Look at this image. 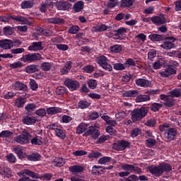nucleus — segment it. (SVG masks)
<instances>
[{
  "instance_id": "f257e3e1",
  "label": "nucleus",
  "mask_w": 181,
  "mask_h": 181,
  "mask_svg": "<svg viewBox=\"0 0 181 181\" xmlns=\"http://www.w3.org/2000/svg\"><path fill=\"white\" fill-rule=\"evenodd\" d=\"M9 19H12L15 22H21V25H28V26L33 25V18L31 17L22 16L21 15H9L8 17L0 16V22H9Z\"/></svg>"
},
{
  "instance_id": "f03ea898",
  "label": "nucleus",
  "mask_w": 181,
  "mask_h": 181,
  "mask_svg": "<svg viewBox=\"0 0 181 181\" xmlns=\"http://www.w3.org/2000/svg\"><path fill=\"white\" fill-rule=\"evenodd\" d=\"M149 112V107L141 106V107H137L131 112V118L133 122H139L143 118H145Z\"/></svg>"
},
{
  "instance_id": "7ed1b4c3",
  "label": "nucleus",
  "mask_w": 181,
  "mask_h": 181,
  "mask_svg": "<svg viewBox=\"0 0 181 181\" xmlns=\"http://www.w3.org/2000/svg\"><path fill=\"white\" fill-rule=\"evenodd\" d=\"M30 139H32V133L28 130H23L21 134L16 137L15 141L21 145H26L30 142Z\"/></svg>"
},
{
  "instance_id": "20e7f679",
  "label": "nucleus",
  "mask_w": 181,
  "mask_h": 181,
  "mask_svg": "<svg viewBox=\"0 0 181 181\" xmlns=\"http://www.w3.org/2000/svg\"><path fill=\"white\" fill-rule=\"evenodd\" d=\"M21 60L24 63H35V62H39V60H42V54L37 52L29 53L23 55L21 58Z\"/></svg>"
},
{
  "instance_id": "39448f33",
  "label": "nucleus",
  "mask_w": 181,
  "mask_h": 181,
  "mask_svg": "<svg viewBox=\"0 0 181 181\" xmlns=\"http://www.w3.org/2000/svg\"><path fill=\"white\" fill-rule=\"evenodd\" d=\"M123 170L126 172H129L131 173H135L136 175H141L142 173V169L139 167H136V163H134V165L124 163L121 166Z\"/></svg>"
},
{
  "instance_id": "423d86ee",
  "label": "nucleus",
  "mask_w": 181,
  "mask_h": 181,
  "mask_svg": "<svg viewBox=\"0 0 181 181\" xmlns=\"http://www.w3.org/2000/svg\"><path fill=\"white\" fill-rule=\"evenodd\" d=\"M176 40H177V39L174 37H167L165 38L163 43L160 45V47L165 50L175 49V47H176V45H175V42H176Z\"/></svg>"
},
{
  "instance_id": "0eeeda50",
  "label": "nucleus",
  "mask_w": 181,
  "mask_h": 181,
  "mask_svg": "<svg viewBox=\"0 0 181 181\" xmlns=\"http://www.w3.org/2000/svg\"><path fill=\"white\" fill-rule=\"evenodd\" d=\"M64 84L70 91H76L77 89L80 88V83L76 80L67 78L64 81Z\"/></svg>"
},
{
  "instance_id": "6e6552de",
  "label": "nucleus",
  "mask_w": 181,
  "mask_h": 181,
  "mask_svg": "<svg viewBox=\"0 0 181 181\" xmlns=\"http://www.w3.org/2000/svg\"><path fill=\"white\" fill-rule=\"evenodd\" d=\"M177 135V129L174 127H170L167 129L164 132V136L165 139H168L169 142H172V141H175V138H176Z\"/></svg>"
},
{
  "instance_id": "1a4fd4ad",
  "label": "nucleus",
  "mask_w": 181,
  "mask_h": 181,
  "mask_svg": "<svg viewBox=\"0 0 181 181\" xmlns=\"http://www.w3.org/2000/svg\"><path fill=\"white\" fill-rule=\"evenodd\" d=\"M160 99L162 100V101H164L163 104L165 107H168V108H171V107H173L175 105V101L176 100L175 98L170 96L169 95H160Z\"/></svg>"
},
{
  "instance_id": "9d476101",
  "label": "nucleus",
  "mask_w": 181,
  "mask_h": 181,
  "mask_svg": "<svg viewBox=\"0 0 181 181\" xmlns=\"http://www.w3.org/2000/svg\"><path fill=\"white\" fill-rule=\"evenodd\" d=\"M131 143L125 140H120L112 145L113 149L115 151H125L127 148H129Z\"/></svg>"
},
{
  "instance_id": "9b49d317",
  "label": "nucleus",
  "mask_w": 181,
  "mask_h": 181,
  "mask_svg": "<svg viewBox=\"0 0 181 181\" xmlns=\"http://www.w3.org/2000/svg\"><path fill=\"white\" fill-rule=\"evenodd\" d=\"M17 175L18 176H23V177H27L25 175L27 176H29L30 177H32V179H40V175L37 173H35L29 169H25L23 172L18 173Z\"/></svg>"
},
{
  "instance_id": "f8f14e48",
  "label": "nucleus",
  "mask_w": 181,
  "mask_h": 181,
  "mask_svg": "<svg viewBox=\"0 0 181 181\" xmlns=\"http://www.w3.org/2000/svg\"><path fill=\"white\" fill-rule=\"evenodd\" d=\"M152 23L157 26L165 25V23H166V18H165V15L163 13H160L159 16H152Z\"/></svg>"
},
{
  "instance_id": "ddd939ff",
  "label": "nucleus",
  "mask_w": 181,
  "mask_h": 181,
  "mask_svg": "<svg viewBox=\"0 0 181 181\" xmlns=\"http://www.w3.org/2000/svg\"><path fill=\"white\" fill-rule=\"evenodd\" d=\"M135 84L137 87H142L143 88H146L152 86V82L148 79L139 78L135 80Z\"/></svg>"
},
{
  "instance_id": "4468645a",
  "label": "nucleus",
  "mask_w": 181,
  "mask_h": 181,
  "mask_svg": "<svg viewBox=\"0 0 181 181\" xmlns=\"http://www.w3.org/2000/svg\"><path fill=\"white\" fill-rule=\"evenodd\" d=\"M176 69L168 66L167 68H165L164 71H160L159 74L160 77L166 78L168 77H170V76H173V74H176Z\"/></svg>"
},
{
  "instance_id": "2eb2a0df",
  "label": "nucleus",
  "mask_w": 181,
  "mask_h": 181,
  "mask_svg": "<svg viewBox=\"0 0 181 181\" xmlns=\"http://www.w3.org/2000/svg\"><path fill=\"white\" fill-rule=\"evenodd\" d=\"M88 134H89V136H91L93 139H98L100 132V130L97 129V127L90 126L88 129Z\"/></svg>"
},
{
  "instance_id": "dca6fc26",
  "label": "nucleus",
  "mask_w": 181,
  "mask_h": 181,
  "mask_svg": "<svg viewBox=\"0 0 181 181\" xmlns=\"http://www.w3.org/2000/svg\"><path fill=\"white\" fill-rule=\"evenodd\" d=\"M148 170L151 175H153L156 177H160V176L163 175L160 164L158 165H151L148 167Z\"/></svg>"
},
{
  "instance_id": "f3484780",
  "label": "nucleus",
  "mask_w": 181,
  "mask_h": 181,
  "mask_svg": "<svg viewBox=\"0 0 181 181\" xmlns=\"http://www.w3.org/2000/svg\"><path fill=\"white\" fill-rule=\"evenodd\" d=\"M42 45H43L42 41L33 42L30 46L28 47V50L30 52H39L40 50H43L44 47Z\"/></svg>"
},
{
  "instance_id": "a211bd4d",
  "label": "nucleus",
  "mask_w": 181,
  "mask_h": 181,
  "mask_svg": "<svg viewBox=\"0 0 181 181\" xmlns=\"http://www.w3.org/2000/svg\"><path fill=\"white\" fill-rule=\"evenodd\" d=\"M57 8L58 11H69L71 8V4L69 1H59L57 3Z\"/></svg>"
},
{
  "instance_id": "6ab92c4d",
  "label": "nucleus",
  "mask_w": 181,
  "mask_h": 181,
  "mask_svg": "<svg viewBox=\"0 0 181 181\" xmlns=\"http://www.w3.org/2000/svg\"><path fill=\"white\" fill-rule=\"evenodd\" d=\"M128 29L121 27L117 30H115L114 36L115 37V39H117L118 40H122V37L125 36V33H127V31Z\"/></svg>"
},
{
  "instance_id": "aec40b11",
  "label": "nucleus",
  "mask_w": 181,
  "mask_h": 181,
  "mask_svg": "<svg viewBox=\"0 0 181 181\" xmlns=\"http://www.w3.org/2000/svg\"><path fill=\"white\" fill-rule=\"evenodd\" d=\"M13 88H15L17 91H26L28 90V86L26 84L20 82L18 81H16L12 84Z\"/></svg>"
},
{
  "instance_id": "412c9836",
  "label": "nucleus",
  "mask_w": 181,
  "mask_h": 181,
  "mask_svg": "<svg viewBox=\"0 0 181 181\" xmlns=\"http://www.w3.org/2000/svg\"><path fill=\"white\" fill-rule=\"evenodd\" d=\"M47 22L53 25H64L66 23V21L62 18H47Z\"/></svg>"
},
{
  "instance_id": "4be33fe9",
  "label": "nucleus",
  "mask_w": 181,
  "mask_h": 181,
  "mask_svg": "<svg viewBox=\"0 0 181 181\" xmlns=\"http://www.w3.org/2000/svg\"><path fill=\"white\" fill-rule=\"evenodd\" d=\"M36 117L33 116H24L23 117V123L25 125H33L34 124H36Z\"/></svg>"
},
{
  "instance_id": "5701e85b",
  "label": "nucleus",
  "mask_w": 181,
  "mask_h": 181,
  "mask_svg": "<svg viewBox=\"0 0 181 181\" xmlns=\"http://www.w3.org/2000/svg\"><path fill=\"white\" fill-rule=\"evenodd\" d=\"M0 47L2 49H11L13 47V41L12 40H4L0 41Z\"/></svg>"
},
{
  "instance_id": "b1692460",
  "label": "nucleus",
  "mask_w": 181,
  "mask_h": 181,
  "mask_svg": "<svg viewBox=\"0 0 181 181\" xmlns=\"http://www.w3.org/2000/svg\"><path fill=\"white\" fill-rule=\"evenodd\" d=\"M69 170L73 173V175L76 173H82V172H84V167L83 165H71L69 167Z\"/></svg>"
},
{
  "instance_id": "393cba45",
  "label": "nucleus",
  "mask_w": 181,
  "mask_h": 181,
  "mask_svg": "<svg viewBox=\"0 0 181 181\" xmlns=\"http://www.w3.org/2000/svg\"><path fill=\"white\" fill-rule=\"evenodd\" d=\"M86 129H88V124L82 122L77 126L76 129V134H77V135H81L83 132H86Z\"/></svg>"
},
{
  "instance_id": "a878e982",
  "label": "nucleus",
  "mask_w": 181,
  "mask_h": 181,
  "mask_svg": "<svg viewBox=\"0 0 181 181\" xmlns=\"http://www.w3.org/2000/svg\"><path fill=\"white\" fill-rule=\"evenodd\" d=\"M14 152L16 153L18 159H25L26 158V153H23V147L17 146L14 148Z\"/></svg>"
},
{
  "instance_id": "bb28decb",
  "label": "nucleus",
  "mask_w": 181,
  "mask_h": 181,
  "mask_svg": "<svg viewBox=\"0 0 181 181\" xmlns=\"http://www.w3.org/2000/svg\"><path fill=\"white\" fill-rule=\"evenodd\" d=\"M40 158H42L40 154L33 153L30 155L26 154L25 159H28V160H31L32 162H37V160H40Z\"/></svg>"
},
{
  "instance_id": "cd10ccee",
  "label": "nucleus",
  "mask_w": 181,
  "mask_h": 181,
  "mask_svg": "<svg viewBox=\"0 0 181 181\" xmlns=\"http://www.w3.org/2000/svg\"><path fill=\"white\" fill-rule=\"evenodd\" d=\"M159 165H160V168L161 169V173L163 175V173H165V172L166 173H169V172H171L172 165H170V164L165 163V162H163V163H160Z\"/></svg>"
},
{
  "instance_id": "c85d7f7f",
  "label": "nucleus",
  "mask_w": 181,
  "mask_h": 181,
  "mask_svg": "<svg viewBox=\"0 0 181 181\" xmlns=\"http://www.w3.org/2000/svg\"><path fill=\"white\" fill-rule=\"evenodd\" d=\"M42 139L43 138H42V136L35 135V136H32V138L30 139V141L32 145L40 146V145H43L44 144Z\"/></svg>"
},
{
  "instance_id": "c756f323",
  "label": "nucleus",
  "mask_w": 181,
  "mask_h": 181,
  "mask_svg": "<svg viewBox=\"0 0 181 181\" xmlns=\"http://www.w3.org/2000/svg\"><path fill=\"white\" fill-rule=\"evenodd\" d=\"M84 9V2L81 1H78L75 3L73 6V10L76 13L78 12H81Z\"/></svg>"
},
{
  "instance_id": "7c9ffc66",
  "label": "nucleus",
  "mask_w": 181,
  "mask_h": 181,
  "mask_svg": "<svg viewBox=\"0 0 181 181\" xmlns=\"http://www.w3.org/2000/svg\"><path fill=\"white\" fill-rule=\"evenodd\" d=\"M148 39L151 40V42H162L165 39V37L163 35L151 33L148 35Z\"/></svg>"
},
{
  "instance_id": "2f4dec72",
  "label": "nucleus",
  "mask_w": 181,
  "mask_h": 181,
  "mask_svg": "<svg viewBox=\"0 0 181 181\" xmlns=\"http://www.w3.org/2000/svg\"><path fill=\"white\" fill-rule=\"evenodd\" d=\"M0 174L1 176H4V177L9 179V177H12V170H11L9 167H4L1 170Z\"/></svg>"
},
{
  "instance_id": "473e14b6",
  "label": "nucleus",
  "mask_w": 181,
  "mask_h": 181,
  "mask_svg": "<svg viewBox=\"0 0 181 181\" xmlns=\"http://www.w3.org/2000/svg\"><path fill=\"white\" fill-rule=\"evenodd\" d=\"M71 64H73V62L69 61L64 64V67L60 69V73L62 76L67 74V73L71 70Z\"/></svg>"
},
{
  "instance_id": "72a5a7b5",
  "label": "nucleus",
  "mask_w": 181,
  "mask_h": 181,
  "mask_svg": "<svg viewBox=\"0 0 181 181\" xmlns=\"http://www.w3.org/2000/svg\"><path fill=\"white\" fill-rule=\"evenodd\" d=\"M62 112V108L57 107H50L47 108V114L48 115H56Z\"/></svg>"
},
{
  "instance_id": "f704fd0d",
  "label": "nucleus",
  "mask_w": 181,
  "mask_h": 181,
  "mask_svg": "<svg viewBox=\"0 0 181 181\" xmlns=\"http://www.w3.org/2000/svg\"><path fill=\"white\" fill-rule=\"evenodd\" d=\"M135 0H121L120 8L124 9V8H131L134 5Z\"/></svg>"
},
{
  "instance_id": "c9c22d12",
  "label": "nucleus",
  "mask_w": 181,
  "mask_h": 181,
  "mask_svg": "<svg viewBox=\"0 0 181 181\" xmlns=\"http://www.w3.org/2000/svg\"><path fill=\"white\" fill-rule=\"evenodd\" d=\"M91 105V103L88 102L87 100H80L78 103V107L81 110H86Z\"/></svg>"
},
{
  "instance_id": "e433bc0d",
  "label": "nucleus",
  "mask_w": 181,
  "mask_h": 181,
  "mask_svg": "<svg viewBox=\"0 0 181 181\" xmlns=\"http://www.w3.org/2000/svg\"><path fill=\"white\" fill-rule=\"evenodd\" d=\"M25 71H26L28 74H33V73H36V71H39L37 69V65L30 64L25 68Z\"/></svg>"
},
{
  "instance_id": "4c0bfd02",
  "label": "nucleus",
  "mask_w": 181,
  "mask_h": 181,
  "mask_svg": "<svg viewBox=\"0 0 181 181\" xmlns=\"http://www.w3.org/2000/svg\"><path fill=\"white\" fill-rule=\"evenodd\" d=\"M151 100V96L148 95H137L136 98V103H144L146 101H150Z\"/></svg>"
},
{
  "instance_id": "58836bf2",
  "label": "nucleus",
  "mask_w": 181,
  "mask_h": 181,
  "mask_svg": "<svg viewBox=\"0 0 181 181\" xmlns=\"http://www.w3.org/2000/svg\"><path fill=\"white\" fill-rule=\"evenodd\" d=\"M104 173V171L101 170V165H94L92 168V175L95 176H100Z\"/></svg>"
},
{
  "instance_id": "ea45409f",
  "label": "nucleus",
  "mask_w": 181,
  "mask_h": 181,
  "mask_svg": "<svg viewBox=\"0 0 181 181\" xmlns=\"http://www.w3.org/2000/svg\"><path fill=\"white\" fill-rule=\"evenodd\" d=\"M162 107H163L162 103H153L150 105L149 108L153 112H158V111H159Z\"/></svg>"
},
{
  "instance_id": "a19ab883",
  "label": "nucleus",
  "mask_w": 181,
  "mask_h": 181,
  "mask_svg": "<svg viewBox=\"0 0 181 181\" xmlns=\"http://www.w3.org/2000/svg\"><path fill=\"white\" fill-rule=\"evenodd\" d=\"M52 62H43L40 65V69L42 70V71H50V70H52Z\"/></svg>"
},
{
  "instance_id": "79ce46f5",
  "label": "nucleus",
  "mask_w": 181,
  "mask_h": 181,
  "mask_svg": "<svg viewBox=\"0 0 181 181\" xmlns=\"http://www.w3.org/2000/svg\"><path fill=\"white\" fill-rule=\"evenodd\" d=\"M96 62L99 66H103L105 63L108 62V58L104 55H100L97 57Z\"/></svg>"
},
{
  "instance_id": "37998d69",
  "label": "nucleus",
  "mask_w": 181,
  "mask_h": 181,
  "mask_svg": "<svg viewBox=\"0 0 181 181\" xmlns=\"http://www.w3.org/2000/svg\"><path fill=\"white\" fill-rule=\"evenodd\" d=\"M54 165L57 168H62L66 165V160L63 158H58L54 160Z\"/></svg>"
},
{
  "instance_id": "c03bdc74",
  "label": "nucleus",
  "mask_w": 181,
  "mask_h": 181,
  "mask_svg": "<svg viewBox=\"0 0 181 181\" xmlns=\"http://www.w3.org/2000/svg\"><path fill=\"white\" fill-rule=\"evenodd\" d=\"M103 156V153L97 151H92L88 156L89 159H98V158H101Z\"/></svg>"
},
{
  "instance_id": "a18cd8bd",
  "label": "nucleus",
  "mask_w": 181,
  "mask_h": 181,
  "mask_svg": "<svg viewBox=\"0 0 181 181\" xmlns=\"http://www.w3.org/2000/svg\"><path fill=\"white\" fill-rule=\"evenodd\" d=\"M94 31L98 33L105 32L107 29H110V27H107L105 24L97 25L93 27Z\"/></svg>"
},
{
  "instance_id": "49530a36",
  "label": "nucleus",
  "mask_w": 181,
  "mask_h": 181,
  "mask_svg": "<svg viewBox=\"0 0 181 181\" xmlns=\"http://www.w3.org/2000/svg\"><path fill=\"white\" fill-rule=\"evenodd\" d=\"M15 104L17 108H23V106L25 105V104H26V98H17Z\"/></svg>"
},
{
  "instance_id": "de8ad7c7",
  "label": "nucleus",
  "mask_w": 181,
  "mask_h": 181,
  "mask_svg": "<svg viewBox=\"0 0 181 181\" xmlns=\"http://www.w3.org/2000/svg\"><path fill=\"white\" fill-rule=\"evenodd\" d=\"M139 93L137 90H127L123 93V97H137Z\"/></svg>"
},
{
  "instance_id": "09e8293b",
  "label": "nucleus",
  "mask_w": 181,
  "mask_h": 181,
  "mask_svg": "<svg viewBox=\"0 0 181 181\" xmlns=\"http://www.w3.org/2000/svg\"><path fill=\"white\" fill-rule=\"evenodd\" d=\"M55 135L60 139H66V131L62 129H57L55 130Z\"/></svg>"
},
{
  "instance_id": "8fccbe9b",
  "label": "nucleus",
  "mask_w": 181,
  "mask_h": 181,
  "mask_svg": "<svg viewBox=\"0 0 181 181\" xmlns=\"http://www.w3.org/2000/svg\"><path fill=\"white\" fill-rule=\"evenodd\" d=\"M110 52H112V53H121L122 52V45H115L110 46Z\"/></svg>"
},
{
  "instance_id": "3c124183",
  "label": "nucleus",
  "mask_w": 181,
  "mask_h": 181,
  "mask_svg": "<svg viewBox=\"0 0 181 181\" xmlns=\"http://www.w3.org/2000/svg\"><path fill=\"white\" fill-rule=\"evenodd\" d=\"M12 135H13V133L9 130H3L0 132V138H6V139H8V138H12Z\"/></svg>"
},
{
  "instance_id": "603ef678",
  "label": "nucleus",
  "mask_w": 181,
  "mask_h": 181,
  "mask_svg": "<svg viewBox=\"0 0 181 181\" xmlns=\"http://www.w3.org/2000/svg\"><path fill=\"white\" fill-rule=\"evenodd\" d=\"M111 160H112V158L111 157L103 156L98 160V163L99 165H105L106 163H110Z\"/></svg>"
},
{
  "instance_id": "864d4df0",
  "label": "nucleus",
  "mask_w": 181,
  "mask_h": 181,
  "mask_svg": "<svg viewBox=\"0 0 181 181\" xmlns=\"http://www.w3.org/2000/svg\"><path fill=\"white\" fill-rule=\"evenodd\" d=\"M113 69L117 71H122V70L127 69V66H125V63H115L113 64Z\"/></svg>"
},
{
  "instance_id": "5fc2aeb1",
  "label": "nucleus",
  "mask_w": 181,
  "mask_h": 181,
  "mask_svg": "<svg viewBox=\"0 0 181 181\" xmlns=\"http://www.w3.org/2000/svg\"><path fill=\"white\" fill-rule=\"evenodd\" d=\"M21 6L22 9H29L33 8V2L31 1H25L21 3Z\"/></svg>"
},
{
  "instance_id": "6e6d98bb",
  "label": "nucleus",
  "mask_w": 181,
  "mask_h": 181,
  "mask_svg": "<svg viewBox=\"0 0 181 181\" xmlns=\"http://www.w3.org/2000/svg\"><path fill=\"white\" fill-rule=\"evenodd\" d=\"M37 108V105H36V104L35 103H28L25 107V110L28 112H32L35 111V110H36Z\"/></svg>"
},
{
  "instance_id": "4d7b16f0",
  "label": "nucleus",
  "mask_w": 181,
  "mask_h": 181,
  "mask_svg": "<svg viewBox=\"0 0 181 181\" xmlns=\"http://www.w3.org/2000/svg\"><path fill=\"white\" fill-rule=\"evenodd\" d=\"M169 95L173 97V98H179L181 96V93L180 89H174L169 92Z\"/></svg>"
},
{
  "instance_id": "13d9d810",
  "label": "nucleus",
  "mask_w": 181,
  "mask_h": 181,
  "mask_svg": "<svg viewBox=\"0 0 181 181\" xmlns=\"http://www.w3.org/2000/svg\"><path fill=\"white\" fill-rule=\"evenodd\" d=\"M163 66H165V62H163V61L158 60L153 63V69H154V70H159V69H162Z\"/></svg>"
},
{
  "instance_id": "bf43d9fd",
  "label": "nucleus",
  "mask_w": 181,
  "mask_h": 181,
  "mask_svg": "<svg viewBox=\"0 0 181 181\" xmlns=\"http://www.w3.org/2000/svg\"><path fill=\"white\" fill-rule=\"evenodd\" d=\"M88 86L90 88V90H95L97 88V80L95 79H90L88 81Z\"/></svg>"
},
{
  "instance_id": "052dcab7",
  "label": "nucleus",
  "mask_w": 181,
  "mask_h": 181,
  "mask_svg": "<svg viewBox=\"0 0 181 181\" xmlns=\"http://www.w3.org/2000/svg\"><path fill=\"white\" fill-rule=\"evenodd\" d=\"M35 114L38 117L43 118V117H46L47 112L45 108H40L35 112Z\"/></svg>"
},
{
  "instance_id": "680f3d73",
  "label": "nucleus",
  "mask_w": 181,
  "mask_h": 181,
  "mask_svg": "<svg viewBox=\"0 0 181 181\" xmlns=\"http://www.w3.org/2000/svg\"><path fill=\"white\" fill-rule=\"evenodd\" d=\"M67 90L66 88V87H63V86H59L58 88H57V89L55 90V93L56 94H57V95H64V94H66Z\"/></svg>"
},
{
  "instance_id": "e2e57ef3",
  "label": "nucleus",
  "mask_w": 181,
  "mask_h": 181,
  "mask_svg": "<svg viewBox=\"0 0 181 181\" xmlns=\"http://www.w3.org/2000/svg\"><path fill=\"white\" fill-rule=\"evenodd\" d=\"M30 88H31L32 91H37V88H39V84H37L36 81L34 79H31L30 81Z\"/></svg>"
},
{
  "instance_id": "0e129e2a",
  "label": "nucleus",
  "mask_w": 181,
  "mask_h": 181,
  "mask_svg": "<svg viewBox=\"0 0 181 181\" xmlns=\"http://www.w3.org/2000/svg\"><path fill=\"white\" fill-rule=\"evenodd\" d=\"M124 65L126 66V69H128V67H131V66H136V63H135V61H134V59L128 58L126 60Z\"/></svg>"
},
{
  "instance_id": "69168bd1",
  "label": "nucleus",
  "mask_w": 181,
  "mask_h": 181,
  "mask_svg": "<svg viewBox=\"0 0 181 181\" xmlns=\"http://www.w3.org/2000/svg\"><path fill=\"white\" fill-rule=\"evenodd\" d=\"M146 145L148 148H152L156 145V140L149 138L146 140Z\"/></svg>"
},
{
  "instance_id": "338daca9",
  "label": "nucleus",
  "mask_w": 181,
  "mask_h": 181,
  "mask_svg": "<svg viewBox=\"0 0 181 181\" xmlns=\"http://www.w3.org/2000/svg\"><path fill=\"white\" fill-rule=\"evenodd\" d=\"M80 30V28L78 25H72L68 30L69 33L71 35H76Z\"/></svg>"
},
{
  "instance_id": "774afa93",
  "label": "nucleus",
  "mask_w": 181,
  "mask_h": 181,
  "mask_svg": "<svg viewBox=\"0 0 181 181\" xmlns=\"http://www.w3.org/2000/svg\"><path fill=\"white\" fill-rule=\"evenodd\" d=\"M94 66L92 65H86L85 66L82 70L84 71V73H88V74H90V73H93L94 71Z\"/></svg>"
}]
</instances>
